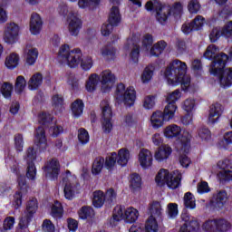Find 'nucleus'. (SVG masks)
Wrapping results in <instances>:
<instances>
[{
	"instance_id": "f3484780",
	"label": "nucleus",
	"mask_w": 232,
	"mask_h": 232,
	"mask_svg": "<svg viewBox=\"0 0 232 232\" xmlns=\"http://www.w3.org/2000/svg\"><path fill=\"white\" fill-rule=\"evenodd\" d=\"M63 180L65 184L63 192H64V197L68 200H72L73 198V195L75 193L74 188H75V180L76 178L75 176H72V172L70 170H67L66 173L64 174Z\"/></svg>"
},
{
	"instance_id": "ddd939ff",
	"label": "nucleus",
	"mask_w": 232,
	"mask_h": 232,
	"mask_svg": "<svg viewBox=\"0 0 232 232\" xmlns=\"http://www.w3.org/2000/svg\"><path fill=\"white\" fill-rule=\"evenodd\" d=\"M35 211H37V199H32L27 203L26 210L24 211L23 218L20 219L16 232H26V229H28V224L30 223V218L34 217Z\"/></svg>"
},
{
	"instance_id": "052dcab7",
	"label": "nucleus",
	"mask_w": 232,
	"mask_h": 232,
	"mask_svg": "<svg viewBox=\"0 0 232 232\" xmlns=\"http://www.w3.org/2000/svg\"><path fill=\"white\" fill-rule=\"evenodd\" d=\"M92 214H93V208H92V207H86V206L82 207L78 212L80 218H82V220H86V218H90V216Z\"/></svg>"
},
{
	"instance_id": "f704fd0d",
	"label": "nucleus",
	"mask_w": 232,
	"mask_h": 232,
	"mask_svg": "<svg viewBox=\"0 0 232 232\" xmlns=\"http://www.w3.org/2000/svg\"><path fill=\"white\" fill-rule=\"evenodd\" d=\"M100 109L102 111V119H111V117H113V111L111 110L110 101H102L100 103Z\"/></svg>"
},
{
	"instance_id": "b1692460",
	"label": "nucleus",
	"mask_w": 232,
	"mask_h": 232,
	"mask_svg": "<svg viewBox=\"0 0 232 232\" xmlns=\"http://www.w3.org/2000/svg\"><path fill=\"white\" fill-rule=\"evenodd\" d=\"M39 57V51L34 46L27 45L24 50V59L28 66H34Z\"/></svg>"
},
{
	"instance_id": "69168bd1",
	"label": "nucleus",
	"mask_w": 232,
	"mask_h": 232,
	"mask_svg": "<svg viewBox=\"0 0 232 232\" xmlns=\"http://www.w3.org/2000/svg\"><path fill=\"white\" fill-rule=\"evenodd\" d=\"M188 8L190 14H198V10H200V4L198 3V0H190L188 2Z\"/></svg>"
},
{
	"instance_id": "5701e85b",
	"label": "nucleus",
	"mask_w": 232,
	"mask_h": 232,
	"mask_svg": "<svg viewBox=\"0 0 232 232\" xmlns=\"http://www.w3.org/2000/svg\"><path fill=\"white\" fill-rule=\"evenodd\" d=\"M138 160L141 168L147 169V168H151L153 164V154L148 149H141L139 152Z\"/></svg>"
},
{
	"instance_id": "49530a36",
	"label": "nucleus",
	"mask_w": 232,
	"mask_h": 232,
	"mask_svg": "<svg viewBox=\"0 0 232 232\" xmlns=\"http://www.w3.org/2000/svg\"><path fill=\"white\" fill-rule=\"evenodd\" d=\"M34 142L35 144L43 145L46 144V132L44 128L38 127L34 132Z\"/></svg>"
},
{
	"instance_id": "3c124183",
	"label": "nucleus",
	"mask_w": 232,
	"mask_h": 232,
	"mask_svg": "<svg viewBox=\"0 0 232 232\" xmlns=\"http://www.w3.org/2000/svg\"><path fill=\"white\" fill-rule=\"evenodd\" d=\"M0 92L5 99H10L12 97V92H14V85L10 82H4L1 85Z\"/></svg>"
},
{
	"instance_id": "4d7b16f0",
	"label": "nucleus",
	"mask_w": 232,
	"mask_h": 232,
	"mask_svg": "<svg viewBox=\"0 0 232 232\" xmlns=\"http://www.w3.org/2000/svg\"><path fill=\"white\" fill-rule=\"evenodd\" d=\"M102 130L103 133H111L113 130V122L111 118H102Z\"/></svg>"
},
{
	"instance_id": "c756f323",
	"label": "nucleus",
	"mask_w": 232,
	"mask_h": 232,
	"mask_svg": "<svg viewBox=\"0 0 232 232\" xmlns=\"http://www.w3.org/2000/svg\"><path fill=\"white\" fill-rule=\"evenodd\" d=\"M71 3H77L81 10H93L96 6L101 5V0H69Z\"/></svg>"
},
{
	"instance_id": "cd10ccee",
	"label": "nucleus",
	"mask_w": 232,
	"mask_h": 232,
	"mask_svg": "<svg viewBox=\"0 0 232 232\" xmlns=\"http://www.w3.org/2000/svg\"><path fill=\"white\" fill-rule=\"evenodd\" d=\"M109 23L111 26H119L122 21V15L119 6H112L109 14Z\"/></svg>"
},
{
	"instance_id": "1a4fd4ad",
	"label": "nucleus",
	"mask_w": 232,
	"mask_h": 232,
	"mask_svg": "<svg viewBox=\"0 0 232 232\" xmlns=\"http://www.w3.org/2000/svg\"><path fill=\"white\" fill-rule=\"evenodd\" d=\"M149 215L150 217L147 219L145 225L146 232H158L159 224L157 219L162 218V205L159 201H153L149 207Z\"/></svg>"
},
{
	"instance_id": "13d9d810",
	"label": "nucleus",
	"mask_w": 232,
	"mask_h": 232,
	"mask_svg": "<svg viewBox=\"0 0 232 232\" xmlns=\"http://www.w3.org/2000/svg\"><path fill=\"white\" fill-rule=\"evenodd\" d=\"M103 57H113L117 53V49L113 46L105 45L101 49Z\"/></svg>"
},
{
	"instance_id": "864d4df0",
	"label": "nucleus",
	"mask_w": 232,
	"mask_h": 232,
	"mask_svg": "<svg viewBox=\"0 0 232 232\" xmlns=\"http://www.w3.org/2000/svg\"><path fill=\"white\" fill-rule=\"evenodd\" d=\"M183 200L185 207L188 208L189 209H195L197 204L195 202V197L193 194H191V192H187L184 195Z\"/></svg>"
},
{
	"instance_id": "412c9836",
	"label": "nucleus",
	"mask_w": 232,
	"mask_h": 232,
	"mask_svg": "<svg viewBox=\"0 0 232 232\" xmlns=\"http://www.w3.org/2000/svg\"><path fill=\"white\" fill-rule=\"evenodd\" d=\"M43 30V18L37 13L31 15L29 23V31L32 35H39Z\"/></svg>"
},
{
	"instance_id": "4be33fe9",
	"label": "nucleus",
	"mask_w": 232,
	"mask_h": 232,
	"mask_svg": "<svg viewBox=\"0 0 232 232\" xmlns=\"http://www.w3.org/2000/svg\"><path fill=\"white\" fill-rule=\"evenodd\" d=\"M18 186L20 188V191L14 194V204L16 208L23 204V196L28 193V187L26 186V179L24 176L18 177Z\"/></svg>"
},
{
	"instance_id": "423d86ee",
	"label": "nucleus",
	"mask_w": 232,
	"mask_h": 232,
	"mask_svg": "<svg viewBox=\"0 0 232 232\" xmlns=\"http://www.w3.org/2000/svg\"><path fill=\"white\" fill-rule=\"evenodd\" d=\"M139 219V210L133 207L127 208L124 211L122 207L114 208L112 217L110 219L111 226H117L121 220H124L128 224H133Z\"/></svg>"
},
{
	"instance_id": "6ab92c4d",
	"label": "nucleus",
	"mask_w": 232,
	"mask_h": 232,
	"mask_svg": "<svg viewBox=\"0 0 232 232\" xmlns=\"http://www.w3.org/2000/svg\"><path fill=\"white\" fill-rule=\"evenodd\" d=\"M181 220L184 223L179 226L178 232H197L198 222H197L193 218H190L189 214H181Z\"/></svg>"
},
{
	"instance_id": "8fccbe9b",
	"label": "nucleus",
	"mask_w": 232,
	"mask_h": 232,
	"mask_svg": "<svg viewBox=\"0 0 232 232\" xmlns=\"http://www.w3.org/2000/svg\"><path fill=\"white\" fill-rule=\"evenodd\" d=\"M151 44H153V35L150 34H144L141 38V46L144 52H146L147 55L150 54L149 48L151 46Z\"/></svg>"
},
{
	"instance_id": "f8f14e48",
	"label": "nucleus",
	"mask_w": 232,
	"mask_h": 232,
	"mask_svg": "<svg viewBox=\"0 0 232 232\" xmlns=\"http://www.w3.org/2000/svg\"><path fill=\"white\" fill-rule=\"evenodd\" d=\"M21 35V26L14 22H9L4 26L3 41L6 44H15Z\"/></svg>"
},
{
	"instance_id": "2eb2a0df",
	"label": "nucleus",
	"mask_w": 232,
	"mask_h": 232,
	"mask_svg": "<svg viewBox=\"0 0 232 232\" xmlns=\"http://www.w3.org/2000/svg\"><path fill=\"white\" fill-rule=\"evenodd\" d=\"M37 159V147H29L27 149V172L26 177L30 180L35 179V175H37V169L34 164V160Z\"/></svg>"
},
{
	"instance_id": "6e6552de",
	"label": "nucleus",
	"mask_w": 232,
	"mask_h": 232,
	"mask_svg": "<svg viewBox=\"0 0 232 232\" xmlns=\"http://www.w3.org/2000/svg\"><path fill=\"white\" fill-rule=\"evenodd\" d=\"M114 99L117 102H122L127 108H131L137 100V92H135V88H126L124 84L120 83L116 88Z\"/></svg>"
},
{
	"instance_id": "a878e982",
	"label": "nucleus",
	"mask_w": 232,
	"mask_h": 232,
	"mask_svg": "<svg viewBox=\"0 0 232 232\" xmlns=\"http://www.w3.org/2000/svg\"><path fill=\"white\" fill-rule=\"evenodd\" d=\"M223 108L220 103H216L210 106L208 113V122L210 124H217L220 115H222Z\"/></svg>"
},
{
	"instance_id": "09e8293b",
	"label": "nucleus",
	"mask_w": 232,
	"mask_h": 232,
	"mask_svg": "<svg viewBox=\"0 0 232 232\" xmlns=\"http://www.w3.org/2000/svg\"><path fill=\"white\" fill-rule=\"evenodd\" d=\"M63 104H64L63 96L55 94L52 97V106L56 111H63L64 110Z\"/></svg>"
},
{
	"instance_id": "f03ea898",
	"label": "nucleus",
	"mask_w": 232,
	"mask_h": 232,
	"mask_svg": "<svg viewBox=\"0 0 232 232\" xmlns=\"http://www.w3.org/2000/svg\"><path fill=\"white\" fill-rule=\"evenodd\" d=\"M57 59L60 64H66L69 68H77L79 64L85 72L93 68V58L92 56L82 59V51L79 48L72 50L68 44H63L59 48Z\"/></svg>"
},
{
	"instance_id": "7ed1b4c3",
	"label": "nucleus",
	"mask_w": 232,
	"mask_h": 232,
	"mask_svg": "<svg viewBox=\"0 0 232 232\" xmlns=\"http://www.w3.org/2000/svg\"><path fill=\"white\" fill-rule=\"evenodd\" d=\"M145 8L148 12L154 10L156 12V19L161 24H164L165 21H168V17L172 15L175 19H179L182 15V10L184 6L180 2L174 4L170 8L169 6H162L160 1L159 0H150L146 3Z\"/></svg>"
},
{
	"instance_id": "393cba45",
	"label": "nucleus",
	"mask_w": 232,
	"mask_h": 232,
	"mask_svg": "<svg viewBox=\"0 0 232 232\" xmlns=\"http://www.w3.org/2000/svg\"><path fill=\"white\" fill-rule=\"evenodd\" d=\"M211 202L214 208L222 209V208L226 206V202H227V192H226V190H220L213 196Z\"/></svg>"
},
{
	"instance_id": "e433bc0d",
	"label": "nucleus",
	"mask_w": 232,
	"mask_h": 232,
	"mask_svg": "<svg viewBox=\"0 0 232 232\" xmlns=\"http://www.w3.org/2000/svg\"><path fill=\"white\" fill-rule=\"evenodd\" d=\"M129 184L131 191H139L142 188V179L137 173L130 174Z\"/></svg>"
},
{
	"instance_id": "a19ab883",
	"label": "nucleus",
	"mask_w": 232,
	"mask_h": 232,
	"mask_svg": "<svg viewBox=\"0 0 232 232\" xmlns=\"http://www.w3.org/2000/svg\"><path fill=\"white\" fill-rule=\"evenodd\" d=\"M224 164H226V161L218 162V168H220V169H222L218 173V177L220 180H232V170L224 169L226 168Z\"/></svg>"
},
{
	"instance_id": "a211bd4d",
	"label": "nucleus",
	"mask_w": 232,
	"mask_h": 232,
	"mask_svg": "<svg viewBox=\"0 0 232 232\" xmlns=\"http://www.w3.org/2000/svg\"><path fill=\"white\" fill-rule=\"evenodd\" d=\"M232 37V22H228L223 28L215 27L210 34L209 39L211 43H217L220 37Z\"/></svg>"
},
{
	"instance_id": "603ef678",
	"label": "nucleus",
	"mask_w": 232,
	"mask_h": 232,
	"mask_svg": "<svg viewBox=\"0 0 232 232\" xmlns=\"http://www.w3.org/2000/svg\"><path fill=\"white\" fill-rule=\"evenodd\" d=\"M196 106H197V102H195V99L188 98L183 102L181 108L187 113H191V111L195 110Z\"/></svg>"
},
{
	"instance_id": "7c9ffc66",
	"label": "nucleus",
	"mask_w": 232,
	"mask_h": 232,
	"mask_svg": "<svg viewBox=\"0 0 232 232\" xmlns=\"http://www.w3.org/2000/svg\"><path fill=\"white\" fill-rule=\"evenodd\" d=\"M179 110V107L177 106V103L169 102L163 111V117L165 118V121L167 122H169V121H173L175 119V114L177 113Z\"/></svg>"
},
{
	"instance_id": "4468645a",
	"label": "nucleus",
	"mask_w": 232,
	"mask_h": 232,
	"mask_svg": "<svg viewBox=\"0 0 232 232\" xmlns=\"http://www.w3.org/2000/svg\"><path fill=\"white\" fill-rule=\"evenodd\" d=\"M203 227L208 232H227L231 229V223L222 218H218L205 222Z\"/></svg>"
},
{
	"instance_id": "c03bdc74",
	"label": "nucleus",
	"mask_w": 232,
	"mask_h": 232,
	"mask_svg": "<svg viewBox=\"0 0 232 232\" xmlns=\"http://www.w3.org/2000/svg\"><path fill=\"white\" fill-rule=\"evenodd\" d=\"M103 168H104V158L97 157L92 162V175H101Z\"/></svg>"
},
{
	"instance_id": "680f3d73",
	"label": "nucleus",
	"mask_w": 232,
	"mask_h": 232,
	"mask_svg": "<svg viewBox=\"0 0 232 232\" xmlns=\"http://www.w3.org/2000/svg\"><path fill=\"white\" fill-rule=\"evenodd\" d=\"M52 115L46 112H39L37 115L39 124H50V122H52Z\"/></svg>"
},
{
	"instance_id": "ea45409f",
	"label": "nucleus",
	"mask_w": 232,
	"mask_h": 232,
	"mask_svg": "<svg viewBox=\"0 0 232 232\" xmlns=\"http://www.w3.org/2000/svg\"><path fill=\"white\" fill-rule=\"evenodd\" d=\"M153 72H155V66H153V64L144 68L140 75L142 84H148L153 79Z\"/></svg>"
},
{
	"instance_id": "37998d69",
	"label": "nucleus",
	"mask_w": 232,
	"mask_h": 232,
	"mask_svg": "<svg viewBox=\"0 0 232 232\" xmlns=\"http://www.w3.org/2000/svg\"><path fill=\"white\" fill-rule=\"evenodd\" d=\"M41 84H43V74L36 72L30 78L28 88L29 90H37Z\"/></svg>"
},
{
	"instance_id": "c85d7f7f",
	"label": "nucleus",
	"mask_w": 232,
	"mask_h": 232,
	"mask_svg": "<svg viewBox=\"0 0 232 232\" xmlns=\"http://www.w3.org/2000/svg\"><path fill=\"white\" fill-rule=\"evenodd\" d=\"M21 60L17 53H9L5 60V66L7 70H15L19 66V61Z\"/></svg>"
},
{
	"instance_id": "0e129e2a",
	"label": "nucleus",
	"mask_w": 232,
	"mask_h": 232,
	"mask_svg": "<svg viewBox=\"0 0 232 232\" xmlns=\"http://www.w3.org/2000/svg\"><path fill=\"white\" fill-rule=\"evenodd\" d=\"M181 97L182 93L179 90H176L168 94L167 102H173L175 104V102H177V101H179V99H180Z\"/></svg>"
},
{
	"instance_id": "6e6d98bb",
	"label": "nucleus",
	"mask_w": 232,
	"mask_h": 232,
	"mask_svg": "<svg viewBox=\"0 0 232 232\" xmlns=\"http://www.w3.org/2000/svg\"><path fill=\"white\" fill-rule=\"evenodd\" d=\"M51 215L53 218H61L63 217V205L59 201L54 202L53 205Z\"/></svg>"
},
{
	"instance_id": "0eeeda50",
	"label": "nucleus",
	"mask_w": 232,
	"mask_h": 232,
	"mask_svg": "<svg viewBox=\"0 0 232 232\" xmlns=\"http://www.w3.org/2000/svg\"><path fill=\"white\" fill-rule=\"evenodd\" d=\"M163 135L166 139H178L181 146H188L191 142V134L188 130H182V127L170 124L164 128Z\"/></svg>"
},
{
	"instance_id": "774afa93",
	"label": "nucleus",
	"mask_w": 232,
	"mask_h": 232,
	"mask_svg": "<svg viewBox=\"0 0 232 232\" xmlns=\"http://www.w3.org/2000/svg\"><path fill=\"white\" fill-rule=\"evenodd\" d=\"M191 23L194 30H200L204 26L206 20L202 16L198 15Z\"/></svg>"
},
{
	"instance_id": "4c0bfd02",
	"label": "nucleus",
	"mask_w": 232,
	"mask_h": 232,
	"mask_svg": "<svg viewBox=\"0 0 232 232\" xmlns=\"http://www.w3.org/2000/svg\"><path fill=\"white\" fill-rule=\"evenodd\" d=\"M179 153V163L182 166V168H188L189 164H191V160H189L186 154L189 153V147L188 146H182L180 149H178Z\"/></svg>"
},
{
	"instance_id": "20e7f679",
	"label": "nucleus",
	"mask_w": 232,
	"mask_h": 232,
	"mask_svg": "<svg viewBox=\"0 0 232 232\" xmlns=\"http://www.w3.org/2000/svg\"><path fill=\"white\" fill-rule=\"evenodd\" d=\"M218 52V47H217L215 44H210L208 46L204 53V57L206 59H214V62L210 66L209 72L212 75L218 77V80L220 81V75H222V73H224V71L226 70L224 68H226V63H227L229 56H227V54L224 53H220L217 55Z\"/></svg>"
},
{
	"instance_id": "338daca9",
	"label": "nucleus",
	"mask_w": 232,
	"mask_h": 232,
	"mask_svg": "<svg viewBox=\"0 0 232 232\" xmlns=\"http://www.w3.org/2000/svg\"><path fill=\"white\" fill-rule=\"evenodd\" d=\"M198 137L205 141L211 140V130L203 127L198 130Z\"/></svg>"
},
{
	"instance_id": "aec40b11",
	"label": "nucleus",
	"mask_w": 232,
	"mask_h": 232,
	"mask_svg": "<svg viewBox=\"0 0 232 232\" xmlns=\"http://www.w3.org/2000/svg\"><path fill=\"white\" fill-rule=\"evenodd\" d=\"M44 171L45 177L55 180L59 177V161L55 159L47 161L44 167Z\"/></svg>"
},
{
	"instance_id": "f257e3e1",
	"label": "nucleus",
	"mask_w": 232,
	"mask_h": 232,
	"mask_svg": "<svg viewBox=\"0 0 232 232\" xmlns=\"http://www.w3.org/2000/svg\"><path fill=\"white\" fill-rule=\"evenodd\" d=\"M163 77L170 86H179L184 92L191 90V77L188 74V64L180 60H172L162 72Z\"/></svg>"
},
{
	"instance_id": "c9c22d12",
	"label": "nucleus",
	"mask_w": 232,
	"mask_h": 232,
	"mask_svg": "<svg viewBox=\"0 0 232 232\" xmlns=\"http://www.w3.org/2000/svg\"><path fill=\"white\" fill-rule=\"evenodd\" d=\"M168 46V44L164 41H160L153 44V46L149 50V55L150 57H159L164 50H166V47Z\"/></svg>"
},
{
	"instance_id": "de8ad7c7",
	"label": "nucleus",
	"mask_w": 232,
	"mask_h": 232,
	"mask_svg": "<svg viewBox=\"0 0 232 232\" xmlns=\"http://www.w3.org/2000/svg\"><path fill=\"white\" fill-rule=\"evenodd\" d=\"M128 160H130V150L126 148L120 150L118 152V164L120 166H126V164H128Z\"/></svg>"
},
{
	"instance_id": "39448f33",
	"label": "nucleus",
	"mask_w": 232,
	"mask_h": 232,
	"mask_svg": "<svg viewBox=\"0 0 232 232\" xmlns=\"http://www.w3.org/2000/svg\"><path fill=\"white\" fill-rule=\"evenodd\" d=\"M59 14L60 15H67V30L70 35L77 37L79 32H81V28H82V16H81V13L78 11L68 12V6L63 5L60 7Z\"/></svg>"
},
{
	"instance_id": "a18cd8bd",
	"label": "nucleus",
	"mask_w": 232,
	"mask_h": 232,
	"mask_svg": "<svg viewBox=\"0 0 232 232\" xmlns=\"http://www.w3.org/2000/svg\"><path fill=\"white\" fill-rule=\"evenodd\" d=\"M117 166V152H112L104 159V167L109 171H113Z\"/></svg>"
},
{
	"instance_id": "58836bf2",
	"label": "nucleus",
	"mask_w": 232,
	"mask_h": 232,
	"mask_svg": "<svg viewBox=\"0 0 232 232\" xmlns=\"http://www.w3.org/2000/svg\"><path fill=\"white\" fill-rule=\"evenodd\" d=\"M101 82V78L97 73L91 74L86 82L85 88L89 92H95L97 90V84Z\"/></svg>"
},
{
	"instance_id": "bf43d9fd",
	"label": "nucleus",
	"mask_w": 232,
	"mask_h": 232,
	"mask_svg": "<svg viewBox=\"0 0 232 232\" xmlns=\"http://www.w3.org/2000/svg\"><path fill=\"white\" fill-rule=\"evenodd\" d=\"M78 140H80L81 144H88L90 142V134L86 129H80L78 130Z\"/></svg>"
},
{
	"instance_id": "72a5a7b5",
	"label": "nucleus",
	"mask_w": 232,
	"mask_h": 232,
	"mask_svg": "<svg viewBox=\"0 0 232 232\" xmlns=\"http://www.w3.org/2000/svg\"><path fill=\"white\" fill-rule=\"evenodd\" d=\"M71 111L74 119H79L84 111V102L82 100H76L71 104Z\"/></svg>"
},
{
	"instance_id": "473e14b6",
	"label": "nucleus",
	"mask_w": 232,
	"mask_h": 232,
	"mask_svg": "<svg viewBox=\"0 0 232 232\" xmlns=\"http://www.w3.org/2000/svg\"><path fill=\"white\" fill-rule=\"evenodd\" d=\"M173 150L169 146H160L157 149L154 157L159 162L166 160L171 155Z\"/></svg>"
},
{
	"instance_id": "bb28decb",
	"label": "nucleus",
	"mask_w": 232,
	"mask_h": 232,
	"mask_svg": "<svg viewBox=\"0 0 232 232\" xmlns=\"http://www.w3.org/2000/svg\"><path fill=\"white\" fill-rule=\"evenodd\" d=\"M164 122H166V118L164 117V113L162 111H157L152 113L150 117V125L154 130L162 128V126H164Z\"/></svg>"
},
{
	"instance_id": "79ce46f5",
	"label": "nucleus",
	"mask_w": 232,
	"mask_h": 232,
	"mask_svg": "<svg viewBox=\"0 0 232 232\" xmlns=\"http://www.w3.org/2000/svg\"><path fill=\"white\" fill-rule=\"evenodd\" d=\"M106 202L104 192L102 190H96L93 192L92 205L94 208H102Z\"/></svg>"
},
{
	"instance_id": "2f4dec72",
	"label": "nucleus",
	"mask_w": 232,
	"mask_h": 232,
	"mask_svg": "<svg viewBox=\"0 0 232 232\" xmlns=\"http://www.w3.org/2000/svg\"><path fill=\"white\" fill-rule=\"evenodd\" d=\"M219 84L221 88H229L232 86V68H227L219 76Z\"/></svg>"
},
{
	"instance_id": "9d476101",
	"label": "nucleus",
	"mask_w": 232,
	"mask_h": 232,
	"mask_svg": "<svg viewBox=\"0 0 232 232\" xmlns=\"http://www.w3.org/2000/svg\"><path fill=\"white\" fill-rule=\"evenodd\" d=\"M155 180L158 186H165L166 184L170 189H177L180 186V177L179 175L173 176L166 169H161L158 172Z\"/></svg>"
},
{
	"instance_id": "dca6fc26",
	"label": "nucleus",
	"mask_w": 232,
	"mask_h": 232,
	"mask_svg": "<svg viewBox=\"0 0 232 232\" xmlns=\"http://www.w3.org/2000/svg\"><path fill=\"white\" fill-rule=\"evenodd\" d=\"M100 82L102 84V92L103 93H108V92L111 91L115 84V74L111 72L110 70L103 71L100 73Z\"/></svg>"
},
{
	"instance_id": "5fc2aeb1",
	"label": "nucleus",
	"mask_w": 232,
	"mask_h": 232,
	"mask_svg": "<svg viewBox=\"0 0 232 232\" xmlns=\"http://www.w3.org/2000/svg\"><path fill=\"white\" fill-rule=\"evenodd\" d=\"M26 88V79H24V76H18L16 77L15 83H14V89L17 93H22V92L24 91Z\"/></svg>"
},
{
	"instance_id": "9b49d317",
	"label": "nucleus",
	"mask_w": 232,
	"mask_h": 232,
	"mask_svg": "<svg viewBox=\"0 0 232 232\" xmlns=\"http://www.w3.org/2000/svg\"><path fill=\"white\" fill-rule=\"evenodd\" d=\"M139 43V35L137 34H130L124 45H123V52L129 53L130 61L131 63H139V55H140V47L138 44Z\"/></svg>"
},
{
	"instance_id": "e2e57ef3",
	"label": "nucleus",
	"mask_w": 232,
	"mask_h": 232,
	"mask_svg": "<svg viewBox=\"0 0 232 232\" xmlns=\"http://www.w3.org/2000/svg\"><path fill=\"white\" fill-rule=\"evenodd\" d=\"M155 96H145L143 99V108L145 110H152V108H155Z\"/></svg>"
}]
</instances>
